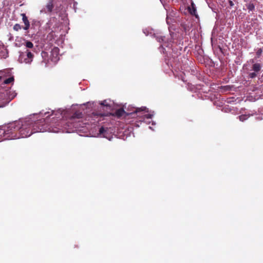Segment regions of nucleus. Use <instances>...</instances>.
<instances>
[{
    "label": "nucleus",
    "instance_id": "f257e3e1",
    "mask_svg": "<svg viewBox=\"0 0 263 263\" xmlns=\"http://www.w3.org/2000/svg\"><path fill=\"white\" fill-rule=\"evenodd\" d=\"M40 114L43 115L42 112ZM43 116L44 118L36 121H33L30 118H26L0 127V141L26 138L34 133L50 130V127L47 123L48 118L50 116H52V119L63 118L62 112L60 110H52L51 111L45 112Z\"/></svg>",
    "mask_w": 263,
    "mask_h": 263
},
{
    "label": "nucleus",
    "instance_id": "f03ea898",
    "mask_svg": "<svg viewBox=\"0 0 263 263\" xmlns=\"http://www.w3.org/2000/svg\"><path fill=\"white\" fill-rule=\"evenodd\" d=\"M10 93L9 88H5L0 90V107L5 106L14 98V96Z\"/></svg>",
    "mask_w": 263,
    "mask_h": 263
},
{
    "label": "nucleus",
    "instance_id": "7ed1b4c3",
    "mask_svg": "<svg viewBox=\"0 0 263 263\" xmlns=\"http://www.w3.org/2000/svg\"><path fill=\"white\" fill-rule=\"evenodd\" d=\"M54 8L53 0H48L45 7L41 12L44 13H50Z\"/></svg>",
    "mask_w": 263,
    "mask_h": 263
},
{
    "label": "nucleus",
    "instance_id": "20e7f679",
    "mask_svg": "<svg viewBox=\"0 0 263 263\" xmlns=\"http://www.w3.org/2000/svg\"><path fill=\"white\" fill-rule=\"evenodd\" d=\"M2 74L3 72H1L0 74H1V76H0V82H2V87L4 88L5 85L13 82L14 79L13 77H10L8 79H4Z\"/></svg>",
    "mask_w": 263,
    "mask_h": 263
},
{
    "label": "nucleus",
    "instance_id": "39448f33",
    "mask_svg": "<svg viewBox=\"0 0 263 263\" xmlns=\"http://www.w3.org/2000/svg\"><path fill=\"white\" fill-rule=\"evenodd\" d=\"M21 15L22 16V21L25 24V26L23 27V29L25 30H27L29 29L30 26V22L25 13H22Z\"/></svg>",
    "mask_w": 263,
    "mask_h": 263
},
{
    "label": "nucleus",
    "instance_id": "423d86ee",
    "mask_svg": "<svg viewBox=\"0 0 263 263\" xmlns=\"http://www.w3.org/2000/svg\"><path fill=\"white\" fill-rule=\"evenodd\" d=\"M26 53L27 58H25L24 62L25 63H30L33 58V54L29 50H27Z\"/></svg>",
    "mask_w": 263,
    "mask_h": 263
},
{
    "label": "nucleus",
    "instance_id": "0eeeda50",
    "mask_svg": "<svg viewBox=\"0 0 263 263\" xmlns=\"http://www.w3.org/2000/svg\"><path fill=\"white\" fill-rule=\"evenodd\" d=\"M189 11L190 13L192 15H195L196 17L197 14H196V9L193 3L192 4L191 6L189 7Z\"/></svg>",
    "mask_w": 263,
    "mask_h": 263
},
{
    "label": "nucleus",
    "instance_id": "6e6552de",
    "mask_svg": "<svg viewBox=\"0 0 263 263\" xmlns=\"http://www.w3.org/2000/svg\"><path fill=\"white\" fill-rule=\"evenodd\" d=\"M58 51H59V49L58 48H54V49H52V50L51 51V54L52 55L53 57H54V55H55V58H54V59H53V58H52V61H54L55 62L57 60H58V59H59Z\"/></svg>",
    "mask_w": 263,
    "mask_h": 263
},
{
    "label": "nucleus",
    "instance_id": "1a4fd4ad",
    "mask_svg": "<svg viewBox=\"0 0 263 263\" xmlns=\"http://www.w3.org/2000/svg\"><path fill=\"white\" fill-rule=\"evenodd\" d=\"M125 114V111L122 108L117 109L115 112V116L118 118H120L123 116Z\"/></svg>",
    "mask_w": 263,
    "mask_h": 263
},
{
    "label": "nucleus",
    "instance_id": "9d476101",
    "mask_svg": "<svg viewBox=\"0 0 263 263\" xmlns=\"http://www.w3.org/2000/svg\"><path fill=\"white\" fill-rule=\"evenodd\" d=\"M261 66L260 64H259V63H255V64L253 65L252 69L255 72H258L259 71H260V70L261 69Z\"/></svg>",
    "mask_w": 263,
    "mask_h": 263
},
{
    "label": "nucleus",
    "instance_id": "9b49d317",
    "mask_svg": "<svg viewBox=\"0 0 263 263\" xmlns=\"http://www.w3.org/2000/svg\"><path fill=\"white\" fill-rule=\"evenodd\" d=\"M83 114L82 112L79 111H76L71 117L72 119H80L82 118Z\"/></svg>",
    "mask_w": 263,
    "mask_h": 263
},
{
    "label": "nucleus",
    "instance_id": "f8f14e48",
    "mask_svg": "<svg viewBox=\"0 0 263 263\" xmlns=\"http://www.w3.org/2000/svg\"><path fill=\"white\" fill-rule=\"evenodd\" d=\"M107 128H105L103 127H101L99 129V134L102 135L103 137H105V133H107Z\"/></svg>",
    "mask_w": 263,
    "mask_h": 263
},
{
    "label": "nucleus",
    "instance_id": "ddd939ff",
    "mask_svg": "<svg viewBox=\"0 0 263 263\" xmlns=\"http://www.w3.org/2000/svg\"><path fill=\"white\" fill-rule=\"evenodd\" d=\"M246 7L247 9L250 11H253L255 9V6L252 3H250L246 5Z\"/></svg>",
    "mask_w": 263,
    "mask_h": 263
},
{
    "label": "nucleus",
    "instance_id": "4468645a",
    "mask_svg": "<svg viewBox=\"0 0 263 263\" xmlns=\"http://www.w3.org/2000/svg\"><path fill=\"white\" fill-rule=\"evenodd\" d=\"M100 104H101L102 106H103L106 107V108H107V109H110L111 108V106H110L109 104H107V102H106V100H104V101H102V102L100 103Z\"/></svg>",
    "mask_w": 263,
    "mask_h": 263
},
{
    "label": "nucleus",
    "instance_id": "2eb2a0df",
    "mask_svg": "<svg viewBox=\"0 0 263 263\" xmlns=\"http://www.w3.org/2000/svg\"><path fill=\"white\" fill-rule=\"evenodd\" d=\"M25 46L26 47L28 48H33V43L29 41H27L25 42Z\"/></svg>",
    "mask_w": 263,
    "mask_h": 263
},
{
    "label": "nucleus",
    "instance_id": "dca6fc26",
    "mask_svg": "<svg viewBox=\"0 0 263 263\" xmlns=\"http://www.w3.org/2000/svg\"><path fill=\"white\" fill-rule=\"evenodd\" d=\"M240 121L243 122L245 120H246L247 119H248V116L247 115H240L238 117Z\"/></svg>",
    "mask_w": 263,
    "mask_h": 263
},
{
    "label": "nucleus",
    "instance_id": "f3484780",
    "mask_svg": "<svg viewBox=\"0 0 263 263\" xmlns=\"http://www.w3.org/2000/svg\"><path fill=\"white\" fill-rule=\"evenodd\" d=\"M13 30L18 31L22 29V26L19 24H16L13 26Z\"/></svg>",
    "mask_w": 263,
    "mask_h": 263
},
{
    "label": "nucleus",
    "instance_id": "a211bd4d",
    "mask_svg": "<svg viewBox=\"0 0 263 263\" xmlns=\"http://www.w3.org/2000/svg\"><path fill=\"white\" fill-rule=\"evenodd\" d=\"M165 36H162V35H158L156 37L157 40L160 42L161 43L164 41Z\"/></svg>",
    "mask_w": 263,
    "mask_h": 263
},
{
    "label": "nucleus",
    "instance_id": "6ab92c4d",
    "mask_svg": "<svg viewBox=\"0 0 263 263\" xmlns=\"http://www.w3.org/2000/svg\"><path fill=\"white\" fill-rule=\"evenodd\" d=\"M32 26H33L34 25L36 26H39L40 25V22L37 20H33L31 24Z\"/></svg>",
    "mask_w": 263,
    "mask_h": 263
},
{
    "label": "nucleus",
    "instance_id": "aec40b11",
    "mask_svg": "<svg viewBox=\"0 0 263 263\" xmlns=\"http://www.w3.org/2000/svg\"><path fill=\"white\" fill-rule=\"evenodd\" d=\"M262 50L261 48H259L258 49V50L256 52V55H257V57L259 58L262 54Z\"/></svg>",
    "mask_w": 263,
    "mask_h": 263
},
{
    "label": "nucleus",
    "instance_id": "412c9836",
    "mask_svg": "<svg viewBox=\"0 0 263 263\" xmlns=\"http://www.w3.org/2000/svg\"><path fill=\"white\" fill-rule=\"evenodd\" d=\"M257 74L255 72H251L249 74V77L252 79L255 78Z\"/></svg>",
    "mask_w": 263,
    "mask_h": 263
},
{
    "label": "nucleus",
    "instance_id": "4be33fe9",
    "mask_svg": "<svg viewBox=\"0 0 263 263\" xmlns=\"http://www.w3.org/2000/svg\"><path fill=\"white\" fill-rule=\"evenodd\" d=\"M229 5H230V6L231 7L233 6H234V3H233V2L232 1H230V0H229Z\"/></svg>",
    "mask_w": 263,
    "mask_h": 263
},
{
    "label": "nucleus",
    "instance_id": "5701e85b",
    "mask_svg": "<svg viewBox=\"0 0 263 263\" xmlns=\"http://www.w3.org/2000/svg\"><path fill=\"white\" fill-rule=\"evenodd\" d=\"M213 34H214V32H213V31H212V37H211V43H212V46H213Z\"/></svg>",
    "mask_w": 263,
    "mask_h": 263
},
{
    "label": "nucleus",
    "instance_id": "b1692460",
    "mask_svg": "<svg viewBox=\"0 0 263 263\" xmlns=\"http://www.w3.org/2000/svg\"><path fill=\"white\" fill-rule=\"evenodd\" d=\"M145 116H146V118H148V119L151 118V115L147 114Z\"/></svg>",
    "mask_w": 263,
    "mask_h": 263
},
{
    "label": "nucleus",
    "instance_id": "393cba45",
    "mask_svg": "<svg viewBox=\"0 0 263 263\" xmlns=\"http://www.w3.org/2000/svg\"><path fill=\"white\" fill-rule=\"evenodd\" d=\"M140 109H140V108H139V109H136V112L137 113L138 112H139V110H140Z\"/></svg>",
    "mask_w": 263,
    "mask_h": 263
},
{
    "label": "nucleus",
    "instance_id": "a878e982",
    "mask_svg": "<svg viewBox=\"0 0 263 263\" xmlns=\"http://www.w3.org/2000/svg\"><path fill=\"white\" fill-rule=\"evenodd\" d=\"M100 116H106V115H105V114H100Z\"/></svg>",
    "mask_w": 263,
    "mask_h": 263
},
{
    "label": "nucleus",
    "instance_id": "bb28decb",
    "mask_svg": "<svg viewBox=\"0 0 263 263\" xmlns=\"http://www.w3.org/2000/svg\"><path fill=\"white\" fill-rule=\"evenodd\" d=\"M146 109V107H144L143 109H142V110H144Z\"/></svg>",
    "mask_w": 263,
    "mask_h": 263
},
{
    "label": "nucleus",
    "instance_id": "cd10ccee",
    "mask_svg": "<svg viewBox=\"0 0 263 263\" xmlns=\"http://www.w3.org/2000/svg\"><path fill=\"white\" fill-rule=\"evenodd\" d=\"M252 63H254V60H252Z\"/></svg>",
    "mask_w": 263,
    "mask_h": 263
}]
</instances>
